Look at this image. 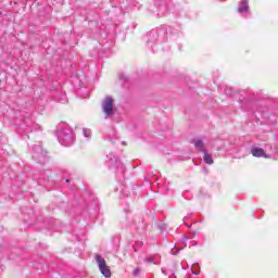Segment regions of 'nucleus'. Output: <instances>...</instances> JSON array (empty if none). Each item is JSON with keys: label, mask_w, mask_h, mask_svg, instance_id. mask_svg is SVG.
<instances>
[{"label": "nucleus", "mask_w": 278, "mask_h": 278, "mask_svg": "<svg viewBox=\"0 0 278 278\" xmlns=\"http://www.w3.org/2000/svg\"><path fill=\"white\" fill-rule=\"evenodd\" d=\"M96 263L98 264V268H99L101 275H103V277H105V278L112 277V270L105 263V258H103V256H101L100 254H97Z\"/></svg>", "instance_id": "obj_4"}, {"label": "nucleus", "mask_w": 278, "mask_h": 278, "mask_svg": "<svg viewBox=\"0 0 278 278\" xmlns=\"http://www.w3.org/2000/svg\"><path fill=\"white\" fill-rule=\"evenodd\" d=\"M172 255H176V253H175V252H173V250H172Z\"/></svg>", "instance_id": "obj_19"}, {"label": "nucleus", "mask_w": 278, "mask_h": 278, "mask_svg": "<svg viewBox=\"0 0 278 278\" xmlns=\"http://www.w3.org/2000/svg\"><path fill=\"white\" fill-rule=\"evenodd\" d=\"M33 160H37L38 162H45L47 160V152L42 150V144H35L33 147Z\"/></svg>", "instance_id": "obj_5"}, {"label": "nucleus", "mask_w": 278, "mask_h": 278, "mask_svg": "<svg viewBox=\"0 0 278 278\" xmlns=\"http://www.w3.org/2000/svg\"><path fill=\"white\" fill-rule=\"evenodd\" d=\"M187 227H190V225H187Z\"/></svg>", "instance_id": "obj_23"}, {"label": "nucleus", "mask_w": 278, "mask_h": 278, "mask_svg": "<svg viewBox=\"0 0 278 278\" xmlns=\"http://www.w3.org/2000/svg\"><path fill=\"white\" fill-rule=\"evenodd\" d=\"M164 12H166V5L165 4H161L159 7V16H164Z\"/></svg>", "instance_id": "obj_13"}, {"label": "nucleus", "mask_w": 278, "mask_h": 278, "mask_svg": "<svg viewBox=\"0 0 278 278\" xmlns=\"http://www.w3.org/2000/svg\"><path fill=\"white\" fill-rule=\"evenodd\" d=\"M102 110L105 116H113L114 114V100L111 97H105Z\"/></svg>", "instance_id": "obj_6"}, {"label": "nucleus", "mask_w": 278, "mask_h": 278, "mask_svg": "<svg viewBox=\"0 0 278 278\" xmlns=\"http://www.w3.org/2000/svg\"><path fill=\"white\" fill-rule=\"evenodd\" d=\"M66 181H67V184H68L71 180L66 179Z\"/></svg>", "instance_id": "obj_22"}, {"label": "nucleus", "mask_w": 278, "mask_h": 278, "mask_svg": "<svg viewBox=\"0 0 278 278\" xmlns=\"http://www.w3.org/2000/svg\"><path fill=\"white\" fill-rule=\"evenodd\" d=\"M186 218H188V217H184V223H186Z\"/></svg>", "instance_id": "obj_20"}, {"label": "nucleus", "mask_w": 278, "mask_h": 278, "mask_svg": "<svg viewBox=\"0 0 278 278\" xmlns=\"http://www.w3.org/2000/svg\"><path fill=\"white\" fill-rule=\"evenodd\" d=\"M144 262H148L149 264H151V262H153V258L147 257V258L144 260Z\"/></svg>", "instance_id": "obj_16"}, {"label": "nucleus", "mask_w": 278, "mask_h": 278, "mask_svg": "<svg viewBox=\"0 0 278 278\" xmlns=\"http://www.w3.org/2000/svg\"><path fill=\"white\" fill-rule=\"evenodd\" d=\"M161 270H162L163 275H168V278L175 277V271L177 270V263H173L169 266V274L166 273L165 268H162Z\"/></svg>", "instance_id": "obj_9"}, {"label": "nucleus", "mask_w": 278, "mask_h": 278, "mask_svg": "<svg viewBox=\"0 0 278 278\" xmlns=\"http://www.w3.org/2000/svg\"><path fill=\"white\" fill-rule=\"evenodd\" d=\"M226 94H231V92H229V91H226Z\"/></svg>", "instance_id": "obj_18"}, {"label": "nucleus", "mask_w": 278, "mask_h": 278, "mask_svg": "<svg viewBox=\"0 0 278 278\" xmlns=\"http://www.w3.org/2000/svg\"><path fill=\"white\" fill-rule=\"evenodd\" d=\"M106 159L110 164V166H117V168H119L121 173H125V165H123V163L118 162V160L116 159V156L114 155V153H109L106 155Z\"/></svg>", "instance_id": "obj_7"}, {"label": "nucleus", "mask_w": 278, "mask_h": 278, "mask_svg": "<svg viewBox=\"0 0 278 278\" xmlns=\"http://www.w3.org/2000/svg\"><path fill=\"white\" fill-rule=\"evenodd\" d=\"M192 275H199V271H194V267H191Z\"/></svg>", "instance_id": "obj_17"}, {"label": "nucleus", "mask_w": 278, "mask_h": 278, "mask_svg": "<svg viewBox=\"0 0 278 278\" xmlns=\"http://www.w3.org/2000/svg\"><path fill=\"white\" fill-rule=\"evenodd\" d=\"M122 144H125V141H122Z\"/></svg>", "instance_id": "obj_21"}, {"label": "nucleus", "mask_w": 278, "mask_h": 278, "mask_svg": "<svg viewBox=\"0 0 278 278\" xmlns=\"http://www.w3.org/2000/svg\"><path fill=\"white\" fill-rule=\"evenodd\" d=\"M56 138L60 144L63 147H72L75 142V134L73 132V128L68 126L66 123H61L56 128Z\"/></svg>", "instance_id": "obj_2"}, {"label": "nucleus", "mask_w": 278, "mask_h": 278, "mask_svg": "<svg viewBox=\"0 0 278 278\" xmlns=\"http://www.w3.org/2000/svg\"><path fill=\"white\" fill-rule=\"evenodd\" d=\"M193 144L198 151H201L202 153H203V151H205V149H203V147H205L203 139H199V138L194 139Z\"/></svg>", "instance_id": "obj_10"}, {"label": "nucleus", "mask_w": 278, "mask_h": 278, "mask_svg": "<svg viewBox=\"0 0 278 278\" xmlns=\"http://www.w3.org/2000/svg\"><path fill=\"white\" fill-rule=\"evenodd\" d=\"M83 135H84L85 138L90 139L91 136H92V130H90L89 128H84L83 129Z\"/></svg>", "instance_id": "obj_12"}, {"label": "nucleus", "mask_w": 278, "mask_h": 278, "mask_svg": "<svg viewBox=\"0 0 278 278\" xmlns=\"http://www.w3.org/2000/svg\"><path fill=\"white\" fill-rule=\"evenodd\" d=\"M202 153H204L203 160L205 164H214V159L212 157V154L207 153V150H202Z\"/></svg>", "instance_id": "obj_11"}, {"label": "nucleus", "mask_w": 278, "mask_h": 278, "mask_svg": "<svg viewBox=\"0 0 278 278\" xmlns=\"http://www.w3.org/2000/svg\"><path fill=\"white\" fill-rule=\"evenodd\" d=\"M173 34H177V29L173 28L168 25H163L160 28L152 29L148 33V47H153L156 42H166L168 40V36H173Z\"/></svg>", "instance_id": "obj_1"}, {"label": "nucleus", "mask_w": 278, "mask_h": 278, "mask_svg": "<svg viewBox=\"0 0 278 278\" xmlns=\"http://www.w3.org/2000/svg\"><path fill=\"white\" fill-rule=\"evenodd\" d=\"M250 153L253 157H264L265 160L274 157V160H278V148H273V146H269V153H266L264 149L255 146L251 148Z\"/></svg>", "instance_id": "obj_3"}, {"label": "nucleus", "mask_w": 278, "mask_h": 278, "mask_svg": "<svg viewBox=\"0 0 278 278\" xmlns=\"http://www.w3.org/2000/svg\"><path fill=\"white\" fill-rule=\"evenodd\" d=\"M249 12V0H241L238 7L239 14H247Z\"/></svg>", "instance_id": "obj_8"}, {"label": "nucleus", "mask_w": 278, "mask_h": 278, "mask_svg": "<svg viewBox=\"0 0 278 278\" xmlns=\"http://www.w3.org/2000/svg\"><path fill=\"white\" fill-rule=\"evenodd\" d=\"M188 240H190V238L188 236H184L181 242H188Z\"/></svg>", "instance_id": "obj_15"}, {"label": "nucleus", "mask_w": 278, "mask_h": 278, "mask_svg": "<svg viewBox=\"0 0 278 278\" xmlns=\"http://www.w3.org/2000/svg\"><path fill=\"white\" fill-rule=\"evenodd\" d=\"M140 267L134 269V277H140Z\"/></svg>", "instance_id": "obj_14"}]
</instances>
